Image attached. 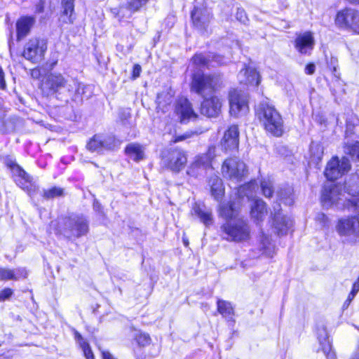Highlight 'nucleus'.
Wrapping results in <instances>:
<instances>
[{"label": "nucleus", "mask_w": 359, "mask_h": 359, "mask_svg": "<svg viewBox=\"0 0 359 359\" xmlns=\"http://www.w3.org/2000/svg\"><path fill=\"white\" fill-rule=\"evenodd\" d=\"M74 334L76 343L83 350L85 358L86 359H95L92 350L86 340L84 339L81 334L75 330H74Z\"/></svg>", "instance_id": "34"}, {"label": "nucleus", "mask_w": 359, "mask_h": 359, "mask_svg": "<svg viewBox=\"0 0 359 359\" xmlns=\"http://www.w3.org/2000/svg\"><path fill=\"white\" fill-rule=\"evenodd\" d=\"M315 70L316 66L313 63L308 64L305 67V73L309 75L313 74Z\"/></svg>", "instance_id": "49"}, {"label": "nucleus", "mask_w": 359, "mask_h": 359, "mask_svg": "<svg viewBox=\"0 0 359 359\" xmlns=\"http://www.w3.org/2000/svg\"><path fill=\"white\" fill-rule=\"evenodd\" d=\"M348 198L341 192L340 187L335 184L325 185L321 201L326 208L336 206L337 208H353L359 210V189L358 185L345 186Z\"/></svg>", "instance_id": "3"}, {"label": "nucleus", "mask_w": 359, "mask_h": 359, "mask_svg": "<svg viewBox=\"0 0 359 359\" xmlns=\"http://www.w3.org/2000/svg\"><path fill=\"white\" fill-rule=\"evenodd\" d=\"M57 233L72 238L86 235L88 231V223L83 216H72L60 219L57 222Z\"/></svg>", "instance_id": "5"}, {"label": "nucleus", "mask_w": 359, "mask_h": 359, "mask_svg": "<svg viewBox=\"0 0 359 359\" xmlns=\"http://www.w3.org/2000/svg\"><path fill=\"white\" fill-rule=\"evenodd\" d=\"M3 163L11 170H14L15 167H19L20 165L16 163L15 159L11 156H6L3 158Z\"/></svg>", "instance_id": "43"}, {"label": "nucleus", "mask_w": 359, "mask_h": 359, "mask_svg": "<svg viewBox=\"0 0 359 359\" xmlns=\"http://www.w3.org/2000/svg\"><path fill=\"white\" fill-rule=\"evenodd\" d=\"M219 214L226 219L221 229L224 238L231 241L241 242L250 238V229L245 221L238 217V210L235 203L219 204Z\"/></svg>", "instance_id": "2"}, {"label": "nucleus", "mask_w": 359, "mask_h": 359, "mask_svg": "<svg viewBox=\"0 0 359 359\" xmlns=\"http://www.w3.org/2000/svg\"><path fill=\"white\" fill-rule=\"evenodd\" d=\"M236 18L238 20L244 24L246 23V22L248 21V17L246 15V13L245 11L243 9H238L236 12Z\"/></svg>", "instance_id": "46"}, {"label": "nucleus", "mask_w": 359, "mask_h": 359, "mask_svg": "<svg viewBox=\"0 0 359 359\" xmlns=\"http://www.w3.org/2000/svg\"><path fill=\"white\" fill-rule=\"evenodd\" d=\"M351 359H359V346L357 348Z\"/></svg>", "instance_id": "55"}, {"label": "nucleus", "mask_w": 359, "mask_h": 359, "mask_svg": "<svg viewBox=\"0 0 359 359\" xmlns=\"http://www.w3.org/2000/svg\"><path fill=\"white\" fill-rule=\"evenodd\" d=\"M34 22V18L30 16L22 17L17 21L16 29L18 41L25 38L29 34Z\"/></svg>", "instance_id": "23"}, {"label": "nucleus", "mask_w": 359, "mask_h": 359, "mask_svg": "<svg viewBox=\"0 0 359 359\" xmlns=\"http://www.w3.org/2000/svg\"><path fill=\"white\" fill-rule=\"evenodd\" d=\"M6 87V81L4 79V73L2 68L0 67V88L4 89Z\"/></svg>", "instance_id": "51"}, {"label": "nucleus", "mask_w": 359, "mask_h": 359, "mask_svg": "<svg viewBox=\"0 0 359 359\" xmlns=\"http://www.w3.org/2000/svg\"><path fill=\"white\" fill-rule=\"evenodd\" d=\"M350 168V162L347 158L343 157L340 160L334 156L327 163L325 175L327 180L334 181L347 172Z\"/></svg>", "instance_id": "11"}, {"label": "nucleus", "mask_w": 359, "mask_h": 359, "mask_svg": "<svg viewBox=\"0 0 359 359\" xmlns=\"http://www.w3.org/2000/svg\"><path fill=\"white\" fill-rule=\"evenodd\" d=\"M47 50L46 43L37 38L29 39L24 47L22 56L33 63L41 62Z\"/></svg>", "instance_id": "10"}, {"label": "nucleus", "mask_w": 359, "mask_h": 359, "mask_svg": "<svg viewBox=\"0 0 359 359\" xmlns=\"http://www.w3.org/2000/svg\"><path fill=\"white\" fill-rule=\"evenodd\" d=\"M247 198H249L250 196L248 194L246 195Z\"/></svg>", "instance_id": "61"}, {"label": "nucleus", "mask_w": 359, "mask_h": 359, "mask_svg": "<svg viewBox=\"0 0 359 359\" xmlns=\"http://www.w3.org/2000/svg\"><path fill=\"white\" fill-rule=\"evenodd\" d=\"M252 185H253L252 184H248V185H246L245 187H241L239 189V190L238 191V194L241 195L242 194L244 193V191H245V189H250V188H251V187Z\"/></svg>", "instance_id": "54"}, {"label": "nucleus", "mask_w": 359, "mask_h": 359, "mask_svg": "<svg viewBox=\"0 0 359 359\" xmlns=\"http://www.w3.org/2000/svg\"><path fill=\"white\" fill-rule=\"evenodd\" d=\"M238 80L247 86H257L260 83V76L254 67L248 66L240 71Z\"/></svg>", "instance_id": "20"}, {"label": "nucleus", "mask_w": 359, "mask_h": 359, "mask_svg": "<svg viewBox=\"0 0 359 359\" xmlns=\"http://www.w3.org/2000/svg\"><path fill=\"white\" fill-rule=\"evenodd\" d=\"M222 102L217 96L205 98L201 106V112L208 117H216L220 111Z\"/></svg>", "instance_id": "17"}, {"label": "nucleus", "mask_w": 359, "mask_h": 359, "mask_svg": "<svg viewBox=\"0 0 359 359\" xmlns=\"http://www.w3.org/2000/svg\"><path fill=\"white\" fill-rule=\"evenodd\" d=\"M357 293L358 292L356 291L354 292V290L352 289L348 296V298H347L345 304H347V305H348L351 303V302L354 299V297H355Z\"/></svg>", "instance_id": "52"}, {"label": "nucleus", "mask_w": 359, "mask_h": 359, "mask_svg": "<svg viewBox=\"0 0 359 359\" xmlns=\"http://www.w3.org/2000/svg\"><path fill=\"white\" fill-rule=\"evenodd\" d=\"M120 144L121 141L111 134H96L88 142L87 148L91 151L101 153L115 150Z\"/></svg>", "instance_id": "8"}, {"label": "nucleus", "mask_w": 359, "mask_h": 359, "mask_svg": "<svg viewBox=\"0 0 359 359\" xmlns=\"http://www.w3.org/2000/svg\"><path fill=\"white\" fill-rule=\"evenodd\" d=\"M172 101V96L168 93H158L156 98L157 110L162 113L167 112L170 109V103Z\"/></svg>", "instance_id": "33"}, {"label": "nucleus", "mask_w": 359, "mask_h": 359, "mask_svg": "<svg viewBox=\"0 0 359 359\" xmlns=\"http://www.w3.org/2000/svg\"><path fill=\"white\" fill-rule=\"evenodd\" d=\"M13 293V290L11 288H4L0 291V302L8 299Z\"/></svg>", "instance_id": "45"}, {"label": "nucleus", "mask_w": 359, "mask_h": 359, "mask_svg": "<svg viewBox=\"0 0 359 359\" xmlns=\"http://www.w3.org/2000/svg\"><path fill=\"white\" fill-rule=\"evenodd\" d=\"M126 154L133 160L139 161L144 158V149L137 143H130L125 149Z\"/></svg>", "instance_id": "32"}, {"label": "nucleus", "mask_w": 359, "mask_h": 359, "mask_svg": "<svg viewBox=\"0 0 359 359\" xmlns=\"http://www.w3.org/2000/svg\"><path fill=\"white\" fill-rule=\"evenodd\" d=\"M102 359H116L109 351H103L102 352Z\"/></svg>", "instance_id": "53"}, {"label": "nucleus", "mask_w": 359, "mask_h": 359, "mask_svg": "<svg viewBox=\"0 0 359 359\" xmlns=\"http://www.w3.org/2000/svg\"><path fill=\"white\" fill-rule=\"evenodd\" d=\"M193 134H194L193 133L187 132V133H184L182 135L176 136L175 137V140L172 142H180V141H182V140H185L191 137Z\"/></svg>", "instance_id": "48"}, {"label": "nucleus", "mask_w": 359, "mask_h": 359, "mask_svg": "<svg viewBox=\"0 0 359 359\" xmlns=\"http://www.w3.org/2000/svg\"><path fill=\"white\" fill-rule=\"evenodd\" d=\"M63 189L59 187H53L48 190H43V196L46 198H51L62 195Z\"/></svg>", "instance_id": "42"}, {"label": "nucleus", "mask_w": 359, "mask_h": 359, "mask_svg": "<svg viewBox=\"0 0 359 359\" xmlns=\"http://www.w3.org/2000/svg\"><path fill=\"white\" fill-rule=\"evenodd\" d=\"M224 64L223 57L218 55L196 54L192 58V65L196 69L209 66H214L212 63ZM221 77L219 75H207L197 70L192 76L191 89L203 97L210 94L220 86Z\"/></svg>", "instance_id": "1"}, {"label": "nucleus", "mask_w": 359, "mask_h": 359, "mask_svg": "<svg viewBox=\"0 0 359 359\" xmlns=\"http://www.w3.org/2000/svg\"><path fill=\"white\" fill-rule=\"evenodd\" d=\"M11 172L15 183L22 189L29 191L32 184L28 174L20 166L15 167L14 170Z\"/></svg>", "instance_id": "25"}, {"label": "nucleus", "mask_w": 359, "mask_h": 359, "mask_svg": "<svg viewBox=\"0 0 359 359\" xmlns=\"http://www.w3.org/2000/svg\"><path fill=\"white\" fill-rule=\"evenodd\" d=\"M229 113L232 116H243L249 110L248 95L241 90L232 89L229 91Z\"/></svg>", "instance_id": "7"}, {"label": "nucleus", "mask_w": 359, "mask_h": 359, "mask_svg": "<svg viewBox=\"0 0 359 359\" xmlns=\"http://www.w3.org/2000/svg\"><path fill=\"white\" fill-rule=\"evenodd\" d=\"M267 215L266 203L261 199H256L251 205V217L257 223L262 222Z\"/></svg>", "instance_id": "26"}, {"label": "nucleus", "mask_w": 359, "mask_h": 359, "mask_svg": "<svg viewBox=\"0 0 359 359\" xmlns=\"http://www.w3.org/2000/svg\"><path fill=\"white\" fill-rule=\"evenodd\" d=\"M259 250L262 255L268 257H272L275 254V245L271 238L264 232H262L260 236Z\"/></svg>", "instance_id": "28"}, {"label": "nucleus", "mask_w": 359, "mask_h": 359, "mask_svg": "<svg viewBox=\"0 0 359 359\" xmlns=\"http://www.w3.org/2000/svg\"><path fill=\"white\" fill-rule=\"evenodd\" d=\"M222 172L224 177L231 180L241 181L247 170L245 164L237 158L226 159L222 165Z\"/></svg>", "instance_id": "12"}, {"label": "nucleus", "mask_w": 359, "mask_h": 359, "mask_svg": "<svg viewBox=\"0 0 359 359\" xmlns=\"http://www.w3.org/2000/svg\"><path fill=\"white\" fill-rule=\"evenodd\" d=\"M295 48L301 54H309L313 49L314 38L311 32L299 34L294 41Z\"/></svg>", "instance_id": "18"}, {"label": "nucleus", "mask_w": 359, "mask_h": 359, "mask_svg": "<svg viewBox=\"0 0 359 359\" xmlns=\"http://www.w3.org/2000/svg\"><path fill=\"white\" fill-rule=\"evenodd\" d=\"M233 45L234 48H240V45H239V43L238 41L233 42Z\"/></svg>", "instance_id": "59"}, {"label": "nucleus", "mask_w": 359, "mask_h": 359, "mask_svg": "<svg viewBox=\"0 0 359 359\" xmlns=\"http://www.w3.org/2000/svg\"><path fill=\"white\" fill-rule=\"evenodd\" d=\"M93 206H94V209L95 210L100 211V203L98 202H97V201L95 202Z\"/></svg>", "instance_id": "56"}, {"label": "nucleus", "mask_w": 359, "mask_h": 359, "mask_svg": "<svg viewBox=\"0 0 359 359\" xmlns=\"http://www.w3.org/2000/svg\"><path fill=\"white\" fill-rule=\"evenodd\" d=\"M344 152L353 160L359 161V142L347 143L344 147Z\"/></svg>", "instance_id": "37"}, {"label": "nucleus", "mask_w": 359, "mask_h": 359, "mask_svg": "<svg viewBox=\"0 0 359 359\" xmlns=\"http://www.w3.org/2000/svg\"><path fill=\"white\" fill-rule=\"evenodd\" d=\"M217 310L224 318L231 320L233 316V308L230 302L218 300Z\"/></svg>", "instance_id": "36"}, {"label": "nucleus", "mask_w": 359, "mask_h": 359, "mask_svg": "<svg viewBox=\"0 0 359 359\" xmlns=\"http://www.w3.org/2000/svg\"><path fill=\"white\" fill-rule=\"evenodd\" d=\"M356 9L345 8L337 12L335 18L336 25L341 29H348L353 18H355Z\"/></svg>", "instance_id": "21"}, {"label": "nucleus", "mask_w": 359, "mask_h": 359, "mask_svg": "<svg viewBox=\"0 0 359 359\" xmlns=\"http://www.w3.org/2000/svg\"><path fill=\"white\" fill-rule=\"evenodd\" d=\"M210 14L203 15L198 8H194L191 12V19L194 25L198 27L202 28L210 21Z\"/></svg>", "instance_id": "35"}, {"label": "nucleus", "mask_w": 359, "mask_h": 359, "mask_svg": "<svg viewBox=\"0 0 359 359\" xmlns=\"http://www.w3.org/2000/svg\"><path fill=\"white\" fill-rule=\"evenodd\" d=\"M55 225H56V224H55V222H52V224H51V226H55Z\"/></svg>", "instance_id": "60"}, {"label": "nucleus", "mask_w": 359, "mask_h": 359, "mask_svg": "<svg viewBox=\"0 0 359 359\" xmlns=\"http://www.w3.org/2000/svg\"><path fill=\"white\" fill-rule=\"evenodd\" d=\"M215 151L216 147L212 146L206 153L196 156L187 168V175L196 178L204 176L208 170L212 168V161L216 156Z\"/></svg>", "instance_id": "6"}, {"label": "nucleus", "mask_w": 359, "mask_h": 359, "mask_svg": "<svg viewBox=\"0 0 359 359\" xmlns=\"http://www.w3.org/2000/svg\"><path fill=\"white\" fill-rule=\"evenodd\" d=\"M274 210L276 211V207ZM293 222L290 217L283 215L280 210L275 212L273 221L274 232L278 235L287 234L292 226Z\"/></svg>", "instance_id": "19"}, {"label": "nucleus", "mask_w": 359, "mask_h": 359, "mask_svg": "<svg viewBox=\"0 0 359 359\" xmlns=\"http://www.w3.org/2000/svg\"><path fill=\"white\" fill-rule=\"evenodd\" d=\"M27 276V272L24 268L8 269L0 267V280H18L20 278H25Z\"/></svg>", "instance_id": "24"}, {"label": "nucleus", "mask_w": 359, "mask_h": 359, "mask_svg": "<svg viewBox=\"0 0 359 359\" xmlns=\"http://www.w3.org/2000/svg\"><path fill=\"white\" fill-rule=\"evenodd\" d=\"M182 241H183V243L184 245L187 247L189 245V241H188V238H186V237H183L182 238Z\"/></svg>", "instance_id": "57"}, {"label": "nucleus", "mask_w": 359, "mask_h": 359, "mask_svg": "<svg viewBox=\"0 0 359 359\" xmlns=\"http://www.w3.org/2000/svg\"><path fill=\"white\" fill-rule=\"evenodd\" d=\"M41 89L47 95H53L62 89H66L69 92L73 90V88L68 84L65 76L58 72L47 74L41 83Z\"/></svg>", "instance_id": "9"}, {"label": "nucleus", "mask_w": 359, "mask_h": 359, "mask_svg": "<svg viewBox=\"0 0 359 359\" xmlns=\"http://www.w3.org/2000/svg\"><path fill=\"white\" fill-rule=\"evenodd\" d=\"M261 188L262 190L263 194L266 197H270L271 196L273 190V186H272V182L269 179H264L261 182Z\"/></svg>", "instance_id": "41"}, {"label": "nucleus", "mask_w": 359, "mask_h": 359, "mask_svg": "<svg viewBox=\"0 0 359 359\" xmlns=\"http://www.w3.org/2000/svg\"><path fill=\"white\" fill-rule=\"evenodd\" d=\"M257 115L265 130L276 137L283 133V120L275 107L268 102H262L257 109Z\"/></svg>", "instance_id": "4"}, {"label": "nucleus", "mask_w": 359, "mask_h": 359, "mask_svg": "<svg viewBox=\"0 0 359 359\" xmlns=\"http://www.w3.org/2000/svg\"><path fill=\"white\" fill-rule=\"evenodd\" d=\"M163 159L167 166L174 172L180 171L187 162L185 151L177 148L168 151Z\"/></svg>", "instance_id": "13"}, {"label": "nucleus", "mask_w": 359, "mask_h": 359, "mask_svg": "<svg viewBox=\"0 0 359 359\" xmlns=\"http://www.w3.org/2000/svg\"><path fill=\"white\" fill-rule=\"evenodd\" d=\"M175 114L181 123L194 121L198 117L194 111L191 102L185 97L177 99L175 105Z\"/></svg>", "instance_id": "14"}, {"label": "nucleus", "mask_w": 359, "mask_h": 359, "mask_svg": "<svg viewBox=\"0 0 359 359\" xmlns=\"http://www.w3.org/2000/svg\"><path fill=\"white\" fill-rule=\"evenodd\" d=\"M324 153L323 147L318 142H312L310 145L309 163L318 165L322 160Z\"/></svg>", "instance_id": "30"}, {"label": "nucleus", "mask_w": 359, "mask_h": 359, "mask_svg": "<svg viewBox=\"0 0 359 359\" xmlns=\"http://www.w3.org/2000/svg\"><path fill=\"white\" fill-rule=\"evenodd\" d=\"M355 18H353L348 29L359 34V11H355Z\"/></svg>", "instance_id": "44"}, {"label": "nucleus", "mask_w": 359, "mask_h": 359, "mask_svg": "<svg viewBox=\"0 0 359 359\" xmlns=\"http://www.w3.org/2000/svg\"><path fill=\"white\" fill-rule=\"evenodd\" d=\"M149 0H127L126 8L131 12L139 11Z\"/></svg>", "instance_id": "40"}, {"label": "nucleus", "mask_w": 359, "mask_h": 359, "mask_svg": "<svg viewBox=\"0 0 359 359\" xmlns=\"http://www.w3.org/2000/svg\"><path fill=\"white\" fill-rule=\"evenodd\" d=\"M141 67L139 65H135L133 70V76L136 79L140 76L141 72Z\"/></svg>", "instance_id": "50"}, {"label": "nucleus", "mask_w": 359, "mask_h": 359, "mask_svg": "<svg viewBox=\"0 0 359 359\" xmlns=\"http://www.w3.org/2000/svg\"><path fill=\"white\" fill-rule=\"evenodd\" d=\"M192 214L196 215L206 226H209L212 224L213 219L211 212L197 204L193 207Z\"/></svg>", "instance_id": "31"}, {"label": "nucleus", "mask_w": 359, "mask_h": 359, "mask_svg": "<svg viewBox=\"0 0 359 359\" xmlns=\"http://www.w3.org/2000/svg\"><path fill=\"white\" fill-rule=\"evenodd\" d=\"M209 184L212 196L216 201H219L224 194L222 180L217 176H213L210 179Z\"/></svg>", "instance_id": "29"}, {"label": "nucleus", "mask_w": 359, "mask_h": 359, "mask_svg": "<svg viewBox=\"0 0 359 359\" xmlns=\"http://www.w3.org/2000/svg\"><path fill=\"white\" fill-rule=\"evenodd\" d=\"M133 337L137 343L141 346H145L151 343V338L148 334L142 332L139 330H135L133 333Z\"/></svg>", "instance_id": "38"}, {"label": "nucleus", "mask_w": 359, "mask_h": 359, "mask_svg": "<svg viewBox=\"0 0 359 359\" xmlns=\"http://www.w3.org/2000/svg\"><path fill=\"white\" fill-rule=\"evenodd\" d=\"M279 200L285 205H292L294 203L292 189L287 188L284 191H281L279 194Z\"/></svg>", "instance_id": "39"}, {"label": "nucleus", "mask_w": 359, "mask_h": 359, "mask_svg": "<svg viewBox=\"0 0 359 359\" xmlns=\"http://www.w3.org/2000/svg\"><path fill=\"white\" fill-rule=\"evenodd\" d=\"M36 11L41 13L43 11V6L41 5H38L36 6Z\"/></svg>", "instance_id": "58"}, {"label": "nucleus", "mask_w": 359, "mask_h": 359, "mask_svg": "<svg viewBox=\"0 0 359 359\" xmlns=\"http://www.w3.org/2000/svg\"><path fill=\"white\" fill-rule=\"evenodd\" d=\"M351 219L354 221L353 227L356 229V231H354L355 238L359 236V214L355 216H351Z\"/></svg>", "instance_id": "47"}, {"label": "nucleus", "mask_w": 359, "mask_h": 359, "mask_svg": "<svg viewBox=\"0 0 359 359\" xmlns=\"http://www.w3.org/2000/svg\"><path fill=\"white\" fill-rule=\"evenodd\" d=\"M317 339L322 350L327 359H334L335 353L332 349V344L326 326L323 323H318L316 327Z\"/></svg>", "instance_id": "15"}, {"label": "nucleus", "mask_w": 359, "mask_h": 359, "mask_svg": "<svg viewBox=\"0 0 359 359\" xmlns=\"http://www.w3.org/2000/svg\"><path fill=\"white\" fill-rule=\"evenodd\" d=\"M354 221L351 219V217H343L339 219L337 225V231L341 236L355 238L354 231L356 229L353 227Z\"/></svg>", "instance_id": "22"}, {"label": "nucleus", "mask_w": 359, "mask_h": 359, "mask_svg": "<svg viewBox=\"0 0 359 359\" xmlns=\"http://www.w3.org/2000/svg\"><path fill=\"white\" fill-rule=\"evenodd\" d=\"M239 131L237 126L233 125L224 133L221 141L222 149L225 151H236L239 144Z\"/></svg>", "instance_id": "16"}, {"label": "nucleus", "mask_w": 359, "mask_h": 359, "mask_svg": "<svg viewBox=\"0 0 359 359\" xmlns=\"http://www.w3.org/2000/svg\"><path fill=\"white\" fill-rule=\"evenodd\" d=\"M62 6L63 11L60 18V22L63 24H73L75 20L74 0H62Z\"/></svg>", "instance_id": "27"}]
</instances>
